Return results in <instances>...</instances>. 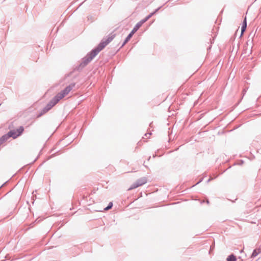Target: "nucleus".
<instances>
[{"label": "nucleus", "instance_id": "nucleus-1", "mask_svg": "<svg viewBox=\"0 0 261 261\" xmlns=\"http://www.w3.org/2000/svg\"><path fill=\"white\" fill-rule=\"evenodd\" d=\"M73 87V85L68 86L61 92L58 93L44 108L41 113L38 116V117L46 113L47 111L51 109L52 107L55 106L61 99L65 97L70 92Z\"/></svg>", "mask_w": 261, "mask_h": 261}, {"label": "nucleus", "instance_id": "nucleus-2", "mask_svg": "<svg viewBox=\"0 0 261 261\" xmlns=\"http://www.w3.org/2000/svg\"><path fill=\"white\" fill-rule=\"evenodd\" d=\"M115 35L109 37L106 41L101 42L96 48L93 49L86 57L87 62H90L114 38Z\"/></svg>", "mask_w": 261, "mask_h": 261}, {"label": "nucleus", "instance_id": "nucleus-3", "mask_svg": "<svg viewBox=\"0 0 261 261\" xmlns=\"http://www.w3.org/2000/svg\"><path fill=\"white\" fill-rule=\"evenodd\" d=\"M22 126L19 127L16 130H11L8 134L3 136L1 139L0 141H5L10 137H13L14 139L19 136L23 131Z\"/></svg>", "mask_w": 261, "mask_h": 261}, {"label": "nucleus", "instance_id": "nucleus-4", "mask_svg": "<svg viewBox=\"0 0 261 261\" xmlns=\"http://www.w3.org/2000/svg\"><path fill=\"white\" fill-rule=\"evenodd\" d=\"M146 179L145 178H142L138 179L135 183H134L128 189V190H131L135 189L139 186H141L146 182Z\"/></svg>", "mask_w": 261, "mask_h": 261}, {"label": "nucleus", "instance_id": "nucleus-5", "mask_svg": "<svg viewBox=\"0 0 261 261\" xmlns=\"http://www.w3.org/2000/svg\"><path fill=\"white\" fill-rule=\"evenodd\" d=\"M153 13H151L150 15H149L148 16H147L144 19L142 20L140 22L137 23V24L135 26L133 30L132 31V32L134 34V33L137 32V31L141 27V26L145 22H146L148 19H149L151 16L153 15Z\"/></svg>", "mask_w": 261, "mask_h": 261}, {"label": "nucleus", "instance_id": "nucleus-6", "mask_svg": "<svg viewBox=\"0 0 261 261\" xmlns=\"http://www.w3.org/2000/svg\"><path fill=\"white\" fill-rule=\"evenodd\" d=\"M246 27H247V21H246V17H245L244 20V21H243V24L242 26L241 36L243 35V33L245 32V31L246 29Z\"/></svg>", "mask_w": 261, "mask_h": 261}, {"label": "nucleus", "instance_id": "nucleus-7", "mask_svg": "<svg viewBox=\"0 0 261 261\" xmlns=\"http://www.w3.org/2000/svg\"><path fill=\"white\" fill-rule=\"evenodd\" d=\"M133 35H134V34L131 32L130 33V34L127 36L126 38L125 39L122 46H123L125 43H126L130 40V39L132 38V37L133 36Z\"/></svg>", "mask_w": 261, "mask_h": 261}, {"label": "nucleus", "instance_id": "nucleus-8", "mask_svg": "<svg viewBox=\"0 0 261 261\" xmlns=\"http://www.w3.org/2000/svg\"><path fill=\"white\" fill-rule=\"evenodd\" d=\"M236 257L232 254L228 256V257L227 258V261H236Z\"/></svg>", "mask_w": 261, "mask_h": 261}, {"label": "nucleus", "instance_id": "nucleus-9", "mask_svg": "<svg viewBox=\"0 0 261 261\" xmlns=\"http://www.w3.org/2000/svg\"><path fill=\"white\" fill-rule=\"evenodd\" d=\"M112 206H113V203L110 202L109 204V205L104 208L105 211H108V210L111 209L112 208Z\"/></svg>", "mask_w": 261, "mask_h": 261}, {"label": "nucleus", "instance_id": "nucleus-10", "mask_svg": "<svg viewBox=\"0 0 261 261\" xmlns=\"http://www.w3.org/2000/svg\"><path fill=\"white\" fill-rule=\"evenodd\" d=\"M258 254V251L256 250H254L252 254V257H255Z\"/></svg>", "mask_w": 261, "mask_h": 261}, {"label": "nucleus", "instance_id": "nucleus-11", "mask_svg": "<svg viewBox=\"0 0 261 261\" xmlns=\"http://www.w3.org/2000/svg\"><path fill=\"white\" fill-rule=\"evenodd\" d=\"M4 141H0V144L2 143Z\"/></svg>", "mask_w": 261, "mask_h": 261}, {"label": "nucleus", "instance_id": "nucleus-12", "mask_svg": "<svg viewBox=\"0 0 261 261\" xmlns=\"http://www.w3.org/2000/svg\"><path fill=\"white\" fill-rule=\"evenodd\" d=\"M4 141H0V144L2 143Z\"/></svg>", "mask_w": 261, "mask_h": 261}]
</instances>
